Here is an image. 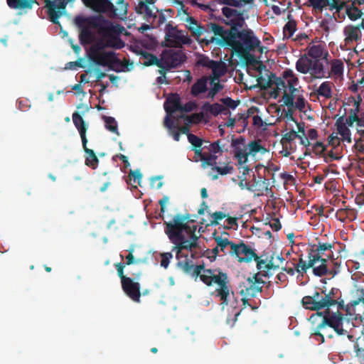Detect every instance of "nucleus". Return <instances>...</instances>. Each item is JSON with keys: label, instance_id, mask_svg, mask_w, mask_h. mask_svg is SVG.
Segmentation results:
<instances>
[{"label": "nucleus", "instance_id": "obj_1", "mask_svg": "<svg viewBox=\"0 0 364 364\" xmlns=\"http://www.w3.org/2000/svg\"><path fill=\"white\" fill-rule=\"evenodd\" d=\"M190 221L193 220L190 219L189 214H176L172 220L164 223V232L173 244L171 251L176 252V257L178 261L181 257L188 258V255H184L183 250L192 251L198 247L199 237L196 233L197 226L188 225Z\"/></svg>", "mask_w": 364, "mask_h": 364}, {"label": "nucleus", "instance_id": "obj_2", "mask_svg": "<svg viewBox=\"0 0 364 364\" xmlns=\"http://www.w3.org/2000/svg\"><path fill=\"white\" fill-rule=\"evenodd\" d=\"M74 22L79 29V40L82 45L86 46L92 43L95 38V33L92 29H96L98 33L106 37L108 48L120 49L124 46V42L113 33L116 32L115 27L105 20L103 16H77Z\"/></svg>", "mask_w": 364, "mask_h": 364}, {"label": "nucleus", "instance_id": "obj_3", "mask_svg": "<svg viewBox=\"0 0 364 364\" xmlns=\"http://www.w3.org/2000/svg\"><path fill=\"white\" fill-rule=\"evenodd\" d=\"M211 269H205L204 264L196 265L192 273L193 277H199L200 280L207 286H212L213 284L218 285L215 290V296L220 298L223 308L228 306L231 291V286L228 276L226 273Z\"/></svg>", "mask_w": 364, "mask_h": 364}, {"label": "nucleus", "instance_id": "obj_4", "mask_svg": "<svg viewBox=\"0 0 364 364\" xmlns=\"http://www.w3.org/2000/svg\"><path fill=\"white\" fill-rule=\"evenodd\" d=\"M302 306L308 310L327 311L331 307L343 306L341 292L338 288L333 287L328 292L326 290L318 289L314 291L312 295L305 296L301 299Z\"/></svg>", "mask_w": 364, "mask_h": 364}, {"label": "nucleus", "instance_id": "obj_5", "mask_svg": "<svg viewBox=\"0 0 364 364\" xmlns=\"http://www.w3.org/2000/svg\"><path fill=\"white\" fill-rule=\"evenodd\" d=\"M336 311H333L329 309L323 312H318L310 317L313 319L315 316L321 317L324 323L328 325L338 336L348 335L349 331L354 326L351 318L348 317L349 307L345 306L343 301V306H335Z\"/></svg>", "mask_w": 364, "mask_h": 364}, {"label": "nucleus", "instance_id": "obj_6", "mask_svg": "<svg viewBox=\"0 0 364 364\" xmlns=\"http://www.w3.org/2000/svg\"><path fill=\"white\" fill-rule=\"evenodd\" d=\"M221 41L225 42V46L230 47L238 55H245L250 51H255L257 48L261 53L263 52L260 41L250 28L242 29Z\"/></svg>", "mask_w": 364, "mask_h": 364}, {"label": "nucleus", "instance_id": "obj_7", "mask_svg": "<svg viewBox=\"0 0 364 364\" xmlns=\"http://www.w3.org/2000/svg\"><path fill=\"white\" fill-rule=\"evenodd\" d=\"M225 28L216 23H207L202 26H198L193 31V36L200 43L208 46L215 43L218 46H225L221 40L226 39Z\"/></svg>", "mask_w": 364, "mask_h": 364}, {"label": "nucleus", "instance_id": "obj_8", "mask_svg": "<svg viewBox=\"0 0 364 364\" xmlns=\"http://www.w3.org/2000/svg\"><path fill=\"white\" fill-rule=\"evenodd\" d=\"M230 256L237 258L239 262L248 263L252 259L257 260L259 259V256L255 253V250L243 241L232 245Z\"/></svg>", "mask_w": 364, "mask_h": 364}, {"label": "nucleus", "instance_id": "obj_9", "mask_svg": "<svg viewBox=\"0 0 364 364\" xmlns=\"http://www.w3.org/2000/svg\"><path fill=\"white\" fill-rule=\"evenodd\" d=\"M265 282L258 274L248 277L245 282L240 285V294L242 296L255 297L262 292Z\"/></svg>", "mask_w": 364, "mask_h": 364}, {"label": "nucleus", "instance_id": "obj_10", "mask_svg": "<svg viewBox=\"0 0 364 364\" xmlns=\"http://www.w3.org/2000/svg\"><path fill=\"white\" fill-rule=\"evenodd\" d=\"M161 60V67H164L166 70H171L185 62L186 56L181 50H169L162 53Z\"/></svg>", "mask_w": 364, "mask_h": 364}, {"label": "nucleus", "instance_id": "obj_11", "mask_svg": "<svg viewBox=\"0 0 364 364\" xmlns=\"http://www.w3.org/2000/svg\"><path fill=\"white\" fill-rule=\"evenodd\" d=\"M308 259L309 260L306 262L301 257L299 259V262L296 264H294V266H296V272L303 275L308 269L312 268L314 275L317 277L324 276L326 272V267L322 264H317L309 252H308Z\"/></svg>", "mask_w": 364, "mask_h": 364}, {"label": "nucleus", "instance_id": "obj_12", "mask_svg": "<svg viewBox=\"0 0 364 364\" xmlns=\"http://www.w3.org/2000/svg\"><path fill=\"white\" fill-rule=\"evenodd\" d=\"M333 246V244L331 243L318 242V245H314L309 252L317 264H319L327 262L328 259H332L333 252L331 249Z\"/></svg>", "mask_w": 364, "mask_h": 364}, {"label": "nucleus", "instance_id": "obj_13", "mask_svg": "<svg viewBox=\"0 0 364 364\" xmlns=\"http://www.w3.org/2000/svg\"><path fill=\"white\" fill-rule=\"evenodd\" d=\"M282 77L287 80L289 90V93L285 92L283 96L284 104L287 107H292L294 105L295 92L298 91L295 86L298 85L299 79L291 69L285 70L282 73Z\"/></svg>", "mask_w": 364, "mask_h": 364}, {"label": "nucleus", "instance_id": "obj_14", "mask_svg": "<svg viewBox=\"0 0 364 364\" xmlns=\"http://www.w3.org/2000/svg\"><path fill=\"white\" fill-rule=\"evenodd\" d=\"M141 273L140 272L136 273H132V277L128 279L127 281L123 282L122 288L124 292L134 301L139 302L141 297L140 292V284L134 280H138L141 277Z\"/></svg>", "mask_w": 364, "mask_h": 364}, {"label": "nucleus", "instance_id": "obj_15", "mask_svg": "<svg viewBox=\"0 0 364 364\" xmlns=\"http://www.w3.org/2000/svg\"><path fill=\"white\" fill-rule=\"evenodd\" d=\"M45 6L48 9V14L50 21L55 23L59 24L58 18L63 14L68 3L70 0H44Z\"/></svg>", "mask_w": 364, "mask_h": 364}, {"label": "nucleus", "instance_id": "obj_16", "mask_svg": "<svg viewBox=\"0 0 364 364\" xmlns=\"http://www.w3.org/2000/svg\"><path fill=\"white\" fill-rule=\"evenodd\" d=\"M165 41L168 47L181 48L183 45L188 44L190 38L181 31L173 27L168 28Z\"/></svg>", "mask_w": 364, "mask_h": 364}, {"label": "nucleus", "instance_id": "obj_17", "mask_svg": "<svg viewBox=\"0 0 364 364\" xmlns=\"http://www.w3.org/2000/svg\"><path fill=\"white\" fill-rule=\"evenodd\" d=\"M231 146L233 149L234 157L237 159L239 166L247 163L248 160L247 145L242 136L232 138Z\"/></svg>", "mask_w": 364, "mask_h": 364}, {"label": "nucleus", "instance_id": "obj_18", "mask_svg": "<svg viewBox=\"0 0 364 364\" xmlns=\"http://www.w3.org/2000/svg\"><path fill=\"white\" fill-rule=\"evenodd\" d=\"M88 55L90 60L95 64L109 66L112 69L114 63H121V60L116 57L113 51L88 53Z\"/></svg>", "mask_w": 364, "mask_h": 364}, {"label": "nucleus", "instance_id": "obj_19", "mask_svg": "<svg viewBox=\"0 0 364 364\" xmlns=\"http://www.w3.org/2000/svg\"><path fill=\"white\" fill-rule=\"evenodd\" d=\"M93 11L100 14H114L115 7L109 0H82Z\"/></svg>", "mask_w": 364, "mask_h": 364}, {"label": "nucleus", "instance_id": "obj_20", "mask_svg": "<svg viewBox=\"0 0 364 364\" xmlns=\"http://www.w3.org/2000/svg\"><path fill=\"white\" fill-rule=\"evenodd\" d=\"M224 23L230 26L229 29H225V35L226 36V38H228L230 36H233L240 31L239 29L243 28L245 21L243 14L239 11L230 19L224 20Z\"/></svg>", "mask_w": 364, "mask_h": 364}, {"label": "nucleus", "instance_id": "obj_21", "mask_svg": "<svg viewBox=\"0 0 364 364\" xmlns=\"http://www.w3.org/2000/svg\"><path fill=\"white\" fill-rule=\"evenodd\" d=\"M331 327L324 323L323 321H321L315 327L312 328L310 337L315 339L319 343H323L325 341V337L332 338L333 335L331 333Z\"/></svg>", "mask_w": 364, "mask_h": 364}, {"label": "nucleus", "instance_id": "obj_22", "mask_svg": "<svg viewBox=\"0 0 364 364\" xmlns=\"http://www.w3.org/2000/svg\"><path fill=\"white\" fill-rule=\"evenodd\" d=\"M273 256L271 257V259L267 260L262 258V256H259V259L255 260L257 263V269L259 270L255 274H258V277H269V272L271 269H277L279 268V264H275L273 261Z\"/></svg>", "mask_w": 364, "mask_h": 364}, {"label": "nucleus", "instance_id": "obj_23", "mask_svg": "<svg viewBox=\"0 0 364 364\" xmlns=\"http://www.w3.org/2000/svg\"><path fill=\"white\" fill-rule=\"evenodd\" d=\"M73 122L77 129L79 134L81 137L82 144L85 145V143H87V139L86 136V132L87 130V125L83 118L77 112H75L72 116Z\"/></svg>", "mask_w": 364, "mask_h": 364}, {"label": "nucleus", "instance_id": "obj_24", "mask_svg": "<svg viewBox=\"0 0 364 364\" xmlns=\"http://www.w3.org/2000/svg\"><path fill=\"white\" fill-rule=\"evenodd\" d=\"M272 86L275 85V87L271 92V97L274 99H277L281 93H283V96L285 92H287L286 90L287 85L285 82V79L282 77H277L275 74L272 73Z\"/></svg>", "mask_w": 364, "mask_h": 364}, {"label": "nucleus", "instance_id": "obj_25", "mask_svg": "<svg viewBox=\"0 0 364 364\" xmlns=\"http://www.w3.org/2000/svg\"><path fill=\"white\" fill-rule=\"evenodd\" d=\"M181 105V97L177 93H175L172 94L166 99L164 108L167 113L172 114L176 111H179Z\"/></svg>", "mask_w": 364, "mask_h": 364}, {"label": "nucleus", "instance_id": "obj_26", "mask_svg": "<svg viewBox=\"0 0 364 364\" xmlns=\"http://www.w3.org/2000/svg\"><path fill=\"white\" fill-rule=\"evenodd\" d=\"M214 240L216 244L218 245L220 252L223 253L221 256L230 255L232 252V246L235 245L233 242L230 241L228 237L222 236H215Z\"/></svg>", "mask_w": 364, "mask_h": 364}, {"label": "nucleus", "instance_id": "obj_27", "mask_svg": "<svg viewBox=\"0 0 364 364\" xmlns=\"http://www.w3.org/2000/svg\"><path fill=\"white\" fill-rule=\"evenodd\" d=\"M309 73L314 78H322L325 77L323 63L320 59L312 60Z\"/></svg>", "mask_w": 364, "mask_h": 364}, {"label": "nucleus", "instance_id": "obj_28", "mask_svg": "<svg viewBox=\"0 0 364 364\" xmlns=\"http://www.w3.org/2000/svg\"><path fill=\"white\" fill-rule=\"evenodd\" d=\"M87 143H85V145H82L84 151L87 154L85 164L92 169H96L99 164V159L95 151L87 148Z\"/></svg>", "mask_w": 364, "mask_h": 364}, {"label": "nucleus", "instance_id": "obj_29", "mask_svg": "<svg viewBox=\"0 0 364 364\" xmlns=\"http://www.w3.org/2000/svg\"><path fill=\"white\" fill-rule=\"evenodd\" d=\"M8 6L14 9H31L36 0H6Z\"/></svg>", "mask_w": 364, "mask_h": 364}, {"label": "nucleus", "instance_id": "obj_30", "mask_svg": "<svg viewBox=\"0 0 364 364\" xmlns=\"http://www.w3.org/2000/svg\"><path fill=\"white\" fill-rule=\"evenodd\" d=\"M140 55L144 60L143 62L144 66L156 65L157 67H161V58H158L155 55L143 50L141 51Z\"/></svg>", "mask_w": 364, "mask_h": 364}, {"label": "nucleus", "instance_id": "obj_31", "mask_svg": "<svg viewBox=\"0 0 364 364\" xmlns=\"http://www.w3.org/2000/svg\"><path fill=\"white\" fill-rule=\"evenodd\" d=\"M207 90V79L201 77L198 79L191 87V93L194 97L201 93L205 92Z\"/></svg>", "mask_w": 364, "mask_h": 364}, {"label": "nucleus", "instance_id": "obj_32", "mask_svg": "<svg viewBox=\"0 0 364 364\" xmlns=\"http://www.w3.org/2000/svg\"><path fill=\"white\" fill-rule=\"evenodd\" d=\"M267 151V149L263 146L259 141L254 140L251 141L247 144V154L255 156L257 153L264 154Z\"/></svg>", "mask_w": 364, "mask_h": 364}, {"label": "nucleus", "instance_id": "obj_33", "mask_svg": "<svg viewBox=\"0 0 364 364\" xmlns=\"http://www.w3.org/2000/svg\"><path fill=\"white\" fill-rule=\"evenodd\" d=\"M202 109L206 112L210 113L212 115L216 117L224 111L225 107L219 103H214L213 105L209 102H205L202 106Z\"/></svg>", "mask_w": 364, "mask_h": 364}, {"label": "nucleus", "instance_id": "obj_34", "mask_svg": "<svg viewBox=\"0 0 364 364\" xmlns=\"http://www.w3.org/2000/svg\"><path fill=\"white\" fill-rule=\"evenodd\" d=\"M311 63V59L303 56L296 61V68L299 72L306 74L310 71Z\"/></svg>", "mask_w": 364, "mask_h": 364}, {"label": "nucleus", "instance_id": "obj_35", "mask_svg": "<svg viewBox=\"0 0 364 364\" xmlns=\"http://www.w3.org/2000/svg\"><path fill=\"white\" fill-rule=\"evenodd\" d=\"M332 82L329 81H325L321 84L317 90V94L319 96H322L326 99H330L332 97Z\"/></svg>", "mask_w": 364, "mask_h": 364}, {"label": "nucleus", "instance_id": "obj_36", "mask_svg": "<svg viewBox=\"0 0 364 364\" xmlns=\"http://www.w3.org/2000/svg\"><path fill=\"white\" fill-rule=\"evenodd\" d=\"M290 16V15L288 16L289 21L283 28L284 36L287 38H291L296 31V22L291 19Z\"/></svg>", "mask_w": 364, "mask_h": 364}, {"label": "nucleus", "instance_id": "obj_37", "mask_svg": "<svg viewBox=\"0 0 364 364\" xmlns=\"http://www.w3.org/2000/svg\"><path fill=\"white\" fill-rule=\"evenodd\" d=\"M198 65L208 68L213 70L214 73H216L217 69L219 67L220 63L215 61L213 60L209 59L208 57L203 56L199 58L197 62Z\"/></svg>", "mask_w": 364, "mask_h": 364}, {"label": "nucleus", "instance_id": "obj_38", "mask_svg": "<svg viewBox=\"0 0 364 364\" xmlns=\"http://www.w3.org/2000/svg\"><path fill=\"white\" fill-rule=\"evenodd\" d=\"M240 56L245 59L247 65H252L255 66V70L259 72H261L262 69L264 67V65L257 60L253 55L250 54V52L245 55Z\"/></svg>", "mask_w": 364, "mask_h": 364}, {"label": "nucleus", "instance_id": "obj_39", "mask_svg": "<svg viewBox=\"0 0 364 364\" xmlns=\"http://www.w3.org/2000/svg\"><path fill=\"white\" fill-rule=\"evenodd\" d=\"M344 64L341 60H333L331 63V73L335 77L343 75Z\"/></svg>", "mask_w": 364, "mask_h": 364}, {"label": "nucleus", "instance_id": "obj_40", "mask_svg": "<svg viewBox=\"0 0 364 364\" xmlns=\"http://www.w3.org/2000/svg\"><path fill=\"white\" fill-rule=\"evenodd\" d=\"M176 265L178 268L182 269L186 274H192L196 267L193 264V261L189 259L188 258H186L183 261L179 260L177 262Z\"/></svg>", "mask_w": 364, "mask_h": 364}, {"label": "nucleus", "instance_id": "obj_41", "mask_svg": "<svg viewBox=\"0 0 364 364\" xmlns=\"http://www.w3.org/2000/svg\"><path fill=\"white\" fill-rule=\"evenodd\" d=\"M321 264L324 265L326 268V272L324 276L328 274L334 277L340 272V265L338 264V262L333 261H327V262H323Z\"/></svg>", "mask_w": 364, "mask_h": 364}, {"label": "nucleus", "instance_id": "obj_42", "mask_svg": "<svg viewBox=\"0 0 364 364\" xmlns=\"http://www.w3.org/2000/svg\"><path fill=\"white\" fill-rule=\"evenodd\" d=\"M353 215L354 210L351 208H346L338 210L336 213V217L338 220L344 222L346 219H350L353 217Z\"/></svg>", "mask_w": 364, "mask_h": 364}, {"label": "nucleus", "instance_id": "obj_43", "mask_svg": "<svg viewBox=\"0 0 364 364\" xmlns=\"http://www.w3.org/2000/svg\"><path fill=\"white\" fill-rule=\"evenodd\" d=\"M102 119L105 122V127L107 129L112 133H115L119 135L117 123L115 119L112 117L103 116Z\"/></svg>", "mask_w": 364, "mask_h": 364}, {"label": "nucleus", "instance_id": "obj_44", "mask_svg": "<svg viewBox=\"0 0 364 364\" xmlns=\"http://www.w3.org/2000/svg\"><path fill=\"white\" fill-rule=\"evenodd\" d=\"M308 55L314 60L319 59L323 55V49L320 45H314L309 47Z\"/></svg>", "mask_w": 364, "mask_h": 364}, {"label": "nucleus", "instance_id": "obj_45", "mask_svg": "<svg viewBox=\"0 0 364 364\" xmlns=\"http://www.w3.org/2000/svg\"><path fill=\"white\" fill-rule=\"evenodd\" d=\"M272 73H270V75L268 76L267 79H265L262 76H259L257 77V85L261 89L266 90L267 88H270L272 87Z\"/></svg>", "mask_w": 364, "mask_h": 364}, {"label": "nucleus", "instance_id": "obj_46", "mask_svg": "<svg viewBox=\"0 0 364 364\" xmlns=\"http://www.w3.org/2000/svg\"><path fill=\"white\" fill-rule=\"evenodd\" d=\"M108 48L107 46V41L105 40H99L90 48L89 53L104 52V49Z\"/></svg>", "mask_w": 364, "mask_h": 364}, {"label": "nucleus", "instance_id": "obj_47", "mask_svg": "<svg viewBox=\"0 0 364 364\" xmlns=\"http://www.w3.org/2000/svg\"><path fill=\"white\" fill-rule=\"evenodd\" d=\"M187 136L189 143L192 145V149H198L202 147L203 142L202 139L191 133H188Z\"/></svg>", "mask_w": 364, "mask_h": 364}, {"label": "nucleus", "instance_id": "obj_48", "mask_svg": "<svg viewBox=\"0 0 364 364\" xmlns=\"http://www.w3.org/2000/svg\"><path fill=\"white\" fill-rule=\"evenodd\" d=\"M299 136V134L298 132H295L294 130H291L283 135L281 142L283 146H284L287 143H290L291 141L297 139Z\"/></svg>", "mask_w": 364, "mask_h": 364}, {"label": "nucleus", "instance_id": "obj_49", "mask_svg": "<svg viewBox=\"0 0 364 364\" xmlns=\"http://www.w3.org/2000/svg\"><path fill=\"white\" fill-rule=\"evenodd\" d=\"M188 123H199L204 118V113L203 112L199 113H194L191 116H182Z\"/></svg>", "mask_w": 364, "mask_h": 364}, {"label": "nucleus", "instance_id": "obj_50", "mask_svg": "<svg viewBox=\"0 0 364 364\" xmlns=\"http://www.w3.org/2000/svg\"><path fill=\"white\" fill-rule=\"evenodd\" d=\"M114 267L117 271V275L120 278L121 284L127 281L128 279H129V277H127L124 274V269L125 268V265L122 262H118L114 264Z\"/></svg>", "mask_w": 364, "mask_h": 364}, {"label": "nucleus", "instance_id": "obj_51", "mask_svg": "<svg viewBox=\"0 0 364 364\" xmlns=\"http://www.w3.org/2000/svg\"><path fill=\"white\" fill-rule=\"evenodd\" d=\"M220 101L225 105L224 107L232 109H235L240 104V101H235L229 97L221 98Z\"/></svg>", "mask_w": 364, "mask_h": 364}, {"label": "nucleus", "instance_id": "obj_52", "mask_svg": "<svg viewBox=\"0 0 364 364\" xmlns=\"http://www.w3.org/2000/svg\"><path fill=\"white\" fill-rule=\"evenodd\" d=\"M338 133L341 134L343 141H346L348 143H351L350 131L347 126L342 127L337 130Z\"/></svg>", "mask_w": 364, "mask_h": 364}, {"label": "nucleus", "instance_id": "obj_53", "mask_svg": "<svg viewBox=\"0 0 364 364\" xmlns=\"http://www.w3.org/2000/svg\"><path fill=\"white\" fill-rule=\"evenodd\" d=\"M161 266L166 269L170 263V260L173 258L172 252H163L160 254Z\"/></svg>", "mask_w": 364, "mask_h": 364}, {"label": "nucleus", "instance_id": "obj_54", "mask_svg": "<svg viewBox=\"0 0 364 364\" xmlns=\"http://www.w3.org/2000/svg\"><path fill=\"white\" fill-rule=\"evenodd\" d=\"M355 299L352 301V306H356L360 303L364 304V289H358L355 292Z\"/></svg>", "mask_w": 364, "mask_h": 364}, {"label": "nucleus", "instance_id": "obj_55", "mask_svg": "<svg viewBox=\"0 0 364 364\" xmlns=\"http://www.w3.org/2000/svg\"><path fill=\"white\" fill-rule=\"evenodd\" d=\"M344 5L345 3L342 0H329V1H328V6H330V10L336 9V11H340Z\"/></svg>", "mask_w": 364, "mask_h": 364}, {"label": "nucleus", "instance_id": "obj_56", "mask_svg": "<svg viewBox=\"0 0 364 364\" xmlns=\"http://www.w3.org/2000/svg\"><path fill=\"white\" fill-rule=\"evenodd\" d=\"M201 162V166L203 168H205L208 166H211L213 168L217 165V162H214L213 159L210 158V155H208L207 153H205L204 157L202 158Z\"/></svg>", "mask_w": 364, "mask_h": 364}, {"label": "nucleus", "instance_id": "obj_57", "mask_svg": "<svg viewBox=\"0 0 364 364\" xmlns=\"http://www.w3.org/2000/svg\"><path fill=\"white\" fill-rule=\"evenodd\" d=\"M328 1H329V0H309V2L314 9L320 11H322V9L328 5Z\"/></svg>", "mask_w": 364, "mask_h": 364}, {"label": "nucleus", "instance_id": "obj_58", "mask_svg": "<svg viewBox=\"0 0 364 364\" xmlns=\"http://www.w3.org/2000/svg\"><path fill=\"white\" fill-rule=\"evenodd\" d=\"M361 11L355 7L347 9V14L350 20L355 21L361 16Z\"/></svg>", "mask_w": 364, "mask_h": 364}, {"label": "nucleus", "instance_id": "obj_59", "mask_svg": "<svg viewBox=\"0 0 364 364\" xmlns=\"http://www.w3.org/2000/svg\"><path fill=\"white\" fill-rule=\"evenodd\" d=\"M212 169L216 171L219 174L224 176L230 173L234 170V168L229 165H226L224 167L218 166L216 165V166L213 167Z\"/></svg>", "mask_w": 364, "mask_h": 364}, {"label": "nucleus", "instance_id": "obj_60", "mask_svg": "<svg viewBox=\"0 0 364 364\" xmlns=\"http://www.w3.org/2000/svg\"><path fill=\"white\" fill-rule=\"evenodd\" d=\"M130 181L133 182L134 184H138L140 186V181L142 178V175L139 170L131 171L129 173Z\"/></svg>", "mask_w": 364, "mask_h": 364}, {"label": "nucleus", "instance_id": "obj_61", "mask_svg": "<svg viewBox=\"0 0 364 364\" xmlns=\"http://www.w3.org/2000/svg\"><path fill=\"white\" fill-rule=\"evenodd\" d=\"M160 69L158 70V73L161 75L159 77L156 78V82L159 84H168V82L166 81V75L168 70H166L164 67H159Z\"/></svg>", "mask_w": 364, "mask_h": 364}, {"label": "nucleus", "instance_id": "obj_62", "mask_svg": "<svg viewBox=\"0 0 364 364\" xmlns=\"http://www.w3.org/2000/svg\"><path fill=\"white\" fill-rule=\"evenodd\" d=\"M197 105L195 102L190 101L185 105H181V108L179 111L181 112H190L196 109Z\"/></svg>", "mask_w": 364, "mask_h": 364}, {"label": "nucleus", "instance_id": "obj_63", "mask_svg": "<svg viewBox=\"0 0 364 364\" xmlns=\"http://www.w3.org/2000/svg\"><path fill=\"white\" fill-rule=\"evenodd\" d=\"M346 33L348 36V38L351 41L357 40L359 38V35H358L359 31L355 27H351L349 28L348 31L346 30Z\"/></svg>", "mask_w": 364, "mask_h": 364}, {"label": "nucleus", "instance_id": "obj_64", "mask_svg": "<svg viewBox=\"0 0 364 364\" xmlns=\"http://www.w3.org/2000/svg\"><path fill=\"white\" fill-rule=\"evenodd\" d=\"M312 149L316 154L321 155L325 151L326 146L322 142L317 141L313 145Z\"/></svg>", "mask_w": 364, "mask_h": 364}]
</instances>
